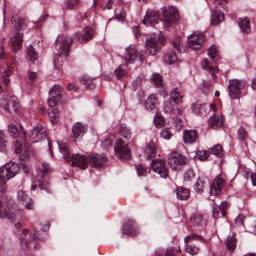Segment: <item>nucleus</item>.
<instances>
[{
  "label": "nucleus",
  "instance_id": "obj_27",
  "mask_svg": "<svg viewBox=\"0 0 256 256\" xmlns=\"http://www.w3.org/2000/svg\"><path fill=\"white\" fill-rule=\"evenodd\" d=\"M86 130V128L84 125H82L80 122H77L72 126V132L73 136L74 138H78L84 135Z\"/></svg>",
  "mask_w": 256,
  "mask_h": 256
},
{
  "label": "nucleus",
  "instance_id": "obj_7",
  "mask_svg": "<svg viewBox=\"0 0 256 256\" xmlns=\"http://www.w3.org/2000/svg\"><path fill=\"white\" fill-rule=\"evenodd\" d=\"M62 88L59 85H54L50 91V98L48 100V105L52 108V112L56 110L59 104H63L62 99Z\"/></svg>",
  "mask_w": 256,
  "mask_h": 256
},
{
  "label": "nucleus",
  "instance_id": "obj_42",
  "mask_svg": "<svg viewBox=\"0 0 256 256\" xmlns=\"http://www.w3.org/2000/svg\"><path fill=\"white\" fill-rule=\"evenodd\" d=\"M194 240H199L200 242H204V238L198 235L195 234H190L186 236L184 238V242L185 244H188Z\"/></svg>",
  "mask_w": 256,
  "mask_h": 256
},
{
  "label": "nucleus",
  "instance_id": "obj_43",
  "mask_svg": "<svg viewBox=\"0 0 256 256\" xmlns=\"http://www.w3.org/2000/svg\"><path fill=\"white\" fill-rule=\"evenodd\" d=\"M38 185L41 190H46L48 192H50L49 182L44 180V177L40 176L38 180Z\"/></svg>",
  "mask_w": 256,
  "mask_h": 256
},
{
  "label": "nucleus",
  "instance_id": "obj_1",
  "mask_svg": "<svg viewBox=\"0 0 256 256\" xmlns=\"http://www.w3.org/2000/svg\"><path fill=\"white\" fill-rule=\"evenodd\" d=\"M162 16L161 18L158 12L150 10L146 12L142 22L144 24H157L160 20L162 22L164 28H167L172 24L177 22L179 19L178 10L174 6H170L168 10L164 11Z\"/></svg>",
  "mask_w": 256,
  "mask_h": 256
},
{
  "label": "nucleus",
  "instance_id": "obj_2",
  "mask_svg": "<svg viewBox=\"0 0 256 256\" xmlns=\"http://www.w3.org/2000/svg\"><path fill=\"white\" fill-rule=\"evenodd\" d=\"M11 22L14 26L12 36L9 40V44L14 52L16 53L22 48L24 32L27 31L28 20L22 16H13Z\"/></svg>",
  "mask_w": 256,
  "mask_h": 256
},
{
  "label": "nucleus",
  "instance_id": "obj_37",
  "mask_svg": "<svg viewBox=\"0 0 256 256\" xmlns=\"http://www.w3.org/2000/svg\"><path fill=\"white\" fill-rule=\"evenodd\" d=\"M202 66L204 70H208L212 76L218 72V68H214L208 60L206 59L202 62Z\"/></svg>",
  "mask_w": 256,
  "mask_h": 256
},
{
  "label": "nucleus",
  "instance_id": "obj_60",
  "mask_svg": "<svg viewBox=\"0 0 256 256\" xmlns=\"http://www.w3.org/2000/svg\"><path fill=\"white\" fill-rule=\"evenodd\" d=\"M125 70L120 67L118 68L114 71V74L118 79H121L125 74Z\"/></svg>",
  "mask_w": 256,
  "mask_h": 256
},
{
  "label": "nucleus",
  "instance_id": "obj_25",
  "mask_svg": "<svg viewBox=\"0 0 256 256\" xmlns=\"http://www.w3.org/2000/svg\"><path fill=\"white\" fill-rule=\"evenodd\" d=\"M8 130L12 137L16 138L20 135L22 138H26V132L22 126H20L18 130L14 124H10L8 126Z\"/></svg>",
  "mask_w": 256,
  "mask_h": 256
},
{
  "label": "nucleus",
  "instance_id": "obj_57",
  "mask_svg": "<svg viewBox=\"0 0 256 256\" xmlns=\"http://www.w3.org/2000/svg\"><path fill=\"white\" fill-rule=\"evenodd\" d=\"M174 124L176 130H180L184 126V122L181 118L176 117L174 118Z\"/></svg>",
  "mask_w": 256,
  "mask_h": 256
},
{
  "label": "nucleus",
  "instance_id": "obj_24",
  "mask_svg": "<svg viewBox=\"0 0 256 256\" xmlns=\"http://www.w3.org/2000/svg\"><path fill=\"white\" fill-rule=\"evenodd\" d=\"M137 57V50L134 45L130 44L126 48L124 58L126 61L132 63Z\"/></svg>",
  "mask_w": 256,
  "mask_h": 256
},
{
  "label": "nucleus",
  "instance_id": "obj_53",
  "mask_svg": "<svg viewBox=\"0 0 256 256\" xmlns=\"http://www.w3.org/2000/svg\"><path fill=\"white\" fill-rule=\"evenodd\" d=\"M172 45L180 52H182L184 50V48L182 46L180 40L178 38H176L172 40Z\"/></svg>",
  "mask_w": 256,
  "mask_h": 256
},
{
  "label": "nucleus",
  "instance_id": "obj_16",
  "mask_svg": "<svg viewBox=\"0 0 256 256\" xmlns=\"http://www.w3.org/2000/svg\"><path fill=\"white\" fill-rule=\"evenodd\" d=\"M94 30L92 28L87 27L82 32H77L75 34L76 40L81 43H84L90 40L93 37Z\"/></svg>",
  "mask_w": 256,
  "mask_h": 256
},
{
  "label": "nucleus",
  "instance_id": "obj_30",
  "mask_svg": "<svg viewBox=\"0 0 256 256\" xmlns=\"http://www.w3.org/2000/svg\"><path fill=\"white\" fill-rule=\"evenodd\" d=\"M157 101L155 96L153 94L150 95L146 100L145 107L148 110H154L156 108Z\"/></svg>",
  "mask_w": 256,
  "mask_h": 256
},
{
  "label": "nucleus",
  "instance_id": "obj_51",
  "mask_svg": "<svg viewBox=\"0 0 256 256\" xmlns=\"http://www.w3.org/2000/svg\"><path fill=\"white\" fill-rule=\"evenodd\" d=\"M80 0H65L64 2V7L66 9H72L79 2Z\"/></svg>",
  "mask_w": 256,
  "mask_h": 256
},
{
  "label": "nucleus",
  "instance_id": "obj_13",
  "mask_svg": "<svg viewBox=\"0 0 256 256\" xmlns=\"http://www.w3.org/2000/svg\"><path fill=\"white\" fill-rule=\"evenodd\" d=\"M152 170L158 173L160 177L166 178L168 175V168L164 161L155 159L152 162Z\"/></svg>",
  "mask_w": 256,
  "mask_h": 256
},
{
  "label": "nucleus",
  "instance_id": "obj_39",
  "mask_svg": "<svg viewBox=\"0 0 256 256\" xmlns=\"http://www.w3.org/2000/svg\"><path fill=\"white\" fill-rule=\"evenodd\" d=\"M200 248L192 244H186L184 252L192 256L197 255L199 253Z\"/></svg>",
  "mask_w": 256,
  "mask_h": 256
},
{
  "label": "nucleus",
  "instance_id": "obj_44",
  "mask_svg": "<svg viewBox=\"0 0 256 256\" xmlns=\"http://www.w3.org/2000/svg\"><path fill=\"white\" fill-rule=\"evenodd\" d=\"M26 53L28 59L30 61L35 60L38 58V54L35 51V50L33 48V46L31 45L28 46L26 48Z\"/></svg>",
  "mask_w": 256,
  "mask_h": 256
},
{
  "label": "nucleus",
  "instance_id": "obj_41",
  "mask_svg": "<svg viewBox=\"0 0 256 256\" xmlns=\"http://www.w3.org/2000/svg\"><path fill=\"white\" fill-rule=\"evenodd\" d=\"M164 60L167 64H171L178 60V57L175 52L171 50L166 54Z\"/></svg>",
  "mask_w": 256,
  "mask_h": 256
},
{
  "label": "nucleus",
  "instance_id": "obj_14",
  "mask_svg": "<svg viewBox=\"0 0 256 256\" xmlns=\"http://www.w3.org/2000/svg\"><path fill=\"white\" fill-rule=\"evenodd\" d=\"M172 100L165 102L164 108L165 112H170L175 110L174 106L182 98L178 88H174L170 93Z\"/></svg>",
  "mask_w": 256,
  "mask_h": 256
},
{
  "label": "nucleus",
  "instance_id": "obj_54",
  "mask_svg": "<svg viewBox=\"0 0 256 256\" xmlns=\"http://www.w3.org/2000/svg\"><path fill=\"white\" fill-rule=\"evenodd\" d=\"M152 80L157 87H162V78L160 74H152Z\"/></svg>",
  "mask_w": 256,
  "mask_h": 256
},
{
  "label": "nucleus",
  "instance_id": "obj_47",
  "mask_svg": "<svg viewBox=\"0 0 256 256\" xmlns=\"http://www.w3.org/2000/svg\"><path fill=\"white\" fill-rule=\"evenodd\" d=\"M10 102H11V106H12V110L14 112H16L17 111H20V105L19 104L18 98L14 96H12L10 97Z\"/></svg>",
  "mask_w": 256,
  "mask_h": 256
},
{
  "label": "nucleus",
  "instance_id": "obj_10",
  "mask_svg": "<svg viewBox=\"0 0 256 256\" xmlns=\"http://www.w3.org/2000/svg\"><path fill=\"white\" fill-rule=\"evenodd\" d=\"M116 155L122 160H128L130 157V152L128 144L122 139L118 138L114 146Z\"/></svg>",
  "mask_w": 256,
  "mask_h": 256
},
{
  "label": "nucleus",
  "instance_id": "obj_15",
  "mask_svg": "<svg viewBox=\"0 0 256 256\" xmlns=\"http://www.w3.org/2000/svg\"><path fill=\"white\" fill-rule=\"evenodd\" d=\"M204 40V36L202 34L194 33L188 36V42L189 46L193 50H198L200 48Z\"/></svg>",
  "mask_w": 256,
  "mask_h": 256
},
{
  "label": "nucleus",
  "instance_id": "obj_3",
  "mask_svg": "<svg viewBox=\"0 0 256 256\" xmlns=\"http://www.w3.org/2000/svg\"><path fill=\"white\" fill-rule=\"evenodd\" d=\"M58 148L62 154L63 158L67 162L69 161L72 166H76L82 169L88 165V156L79 154H73L70 156V150L66 143H59Z\"/></svg>",
  "mask_w": 256,
  "mask_h": 256
},
{
  "label": "nucleus",
  "instance_id": "obj_23",
  "mask_svg": "<svg viewBox=\"0 0 256 256\" xmlns=\"http://www.w3.org/2000/svg\"><path fill=\"white\" fill-rule=\"evenodd\" d=\"M223 122V116L222 113H216L212 114L210 118L208 126L211 128L221 126Z\"/></svg>",
  "mask_w": 256,
  "mask_h": 256
},
{
  "label": "nucleus",
  "instance_id": "obj_55",
  "mask_svg": "<svg viewBox=\"0 0 256 256\" xmlns=\"http://www.w3.org/2000/svg\"><path fill=\"white\" fill-rule=\"evenodd\" d=\"M204 216L200 214H196L192 216L191 220L196 224H200L203 220Z\"/></svg>",
  "mask_w": 256,
  "mask_h": 256
},
{
  "label": "nucleus",
  "instance_id": "obj_11",
  "mask_svg": "<svg viewBox=\"0 0 256 256\" xmlns=\"http://www.w3.org/2000/svg\"><path fill=\"white\" fill-rule=\"evenodd\" d=\"M46 138L44 128L39 123L36 124L31 130L29 138L32 142H38Z\"/></svg>",
  "mask_w": 256,
  "mask_h": 256
},
{
  "label": "nucleus",
  "instance_id": "obj_52",
  "mask_svg": "<svg viewBox=\"0 0 256 256\" xmlns=\"http://www.w3.org/2000/svg\"><path fill=\"white\" fill-rule=\"evenodd\" d=\"M138 174L140 176H145L150 173V170L146 168L142 164H138L136 166Z\"/></svg>",
  "mask_w": 256,
  "mask_h": 256
},
{
  "label": "nucleus",
  "instance_id": "obj_56",
  "mask_svg": "<svg viewBox=\"0 0 256 256\" xmlns=\"http://www.w3.org/2000/svg\"><path fill=\"white\" fill-rule=\"evenodd\" d=\"M172 133L170 130V129L168 128H166L162 130L160 132L161 136L166 140H169L170 138L172 136Z\"/></svg>",
  "mask_w": 256,
  "mask_h": 256
},
{
  "label": "nucleus",
  "instance_id": "obj_29",
  "mask_svg": "<svg viewBox=\"0 0 256 256\" xmlns=\"http://www.w3.org/2000/svg\"><path fill=\"white\" fill-rule=\"evenodd\" d=\"M208 180L206 178H198L194 186V190L197 192H201L203 189L208 186Z\"/></svg>",
  "mask_w": 256,
  "mask_h": 256
},
{
  "label": "nucleus",
  "instance_id": "obj_4",
  "mask_svg": "<svg viewBox=\"0 0 256 256\" xmlns=\"http://www.w3.org/2000/svg\"><path fill=\"white\" fill-rule=\"evenodd\" d=\"M73 40L70 36H58L56 40L55 48L56 52L54 59L55 66L58 63V59L62 55L66 56L69 54L70 47Z\"/></svg>",
  "mask_w": 256,
  "mask_h": 256
},
{
  "label": "nucleus",
  "instance_id": "obj_46",
  "mask_svg": "<svg viewBox=\"0 0 256 256\" xmlns=\"http://www.w3.org/2000/svg\"><path fill=\"white\" fill-rule=\"evenodd\" d=\"M154 122L155 126L157 128H160L163 126L165 124V120L164 118L161 115V113H156Z\"/></svg>",
  "mask_w": 256,
  "mask_h": 256
},
{
  "label": "nucleus",
  "instance_id": "obj_59",
  "mask_svg": "<svg viewBox=\"0 0 256 256\" xmlns=\"http://www.w3.org/2000/svg\"><path fill=\"white\" fill-rule=\"evenodd\" d=\"M6 143L4 134L2 131L0 130V150H2L6 146Z\"/></svg>",
  "mask_w": 256,
  "mask_h": 256
},
{
  "label": "nucleus",
  "instance_id": "obj_48",
  "mask_svg": "<svg viewBox=\"0 0 256 256\" xmlns=\"http://www.w3.org/2000/svg\"><path fill=\"white\" fill-rule=\"evenodd\" d=\"M195 178V173L192 168H189L185 171L184 174V178L186 182L192 181Z\"/></svg>",
  "mask_w": 256,
  "mask_h": 256
},
{
  "label": "nucleus",
  "instance_id": "obj_50",
  "mask_svg": "<svg viewBox=\"0 0 256 256\" xmlns=\"http://www.w3.org/2000/svg\"><path fill=\"white\" fill-rule=\"evenodd\" d=\"M208 150H198L196 153V156L202 160H206L210 156Z\"/></svg>",
  "mask_w": 256,
  "mask_h": 256
},
{
  "label": "nucleus",
  "instance_id": "obj_32",
  "mask_svg": "<svg viewBox=\"0 0 256 256\" xmlns=\"http://www.w3.org/2000/svg\"><path fill=\"white\" fill-rule=\"evenodd\" d=\"M176 191L178 198L180 200H186L190 197V192L187 188L178 187Z\"/></svg>",
  "mask_w": 256,
  "mask_h": 256
},
{
  "label": "nucleus",
  "instance_id": "obj_31",
  "mask_svg": "<svg viewBox=\"0 0 256 256\" xmlns=\"http://www.w3.org/2000/svg\"><path fill=\"white\" fill-rule=\"evenodd\" d=\"M15 217V214L11 212H8L2 200H0V218H6L12 220Z\"/></svg>",
  "mask_w": 256,
  "mask_h": 256
},
{
  "label": "nucleus",
  "instance_id": "obj_20",
  "mask_svg": "<svg viewBox=\"0 0 256 256\" xmlns=\"http://www.w3.org/2000/svg\"><path fill=\"white\" fill-rule=\"evenodd\" d=\"M122 230V234L135 236L138 234V229L134 221L128 220L123 226Z\"/></svg>",
  "mask_w": 256,
  "mask_h": 256
},
{
  "label": "nucleus",
  "instance_id": "obj_6",
  "mask_svg": "<svg viewBox=\"0 0 256 256\" xmlns=\"http://www.w3.org/2000/svg\"><path fill=\"white\" fill-rule=\"evenodd\" d=\"M38 236L39 234L37 232H33L28 233V231L27 229H24L21 234H20V239L21 244L22 246L25 245V246L30 248L35 249L37 248L38 246Z\"/></svg>",
  "mask_w": 256,
  "mask_h": 256
},
{
  "label": "nucleus",
  "instance_id": "obj_21",
  "mask_svg": "<svg viewBox=\"0 0 256 256\" xmlns=\"http://www.w3.org/2000/svg\"><path fill=\"white\" fill-rule=\"evenodd\" d=\"M224 180L222 178L219 176L212 181L210 187V194L214 195L218 194L224 186Z\"/></svg>",
  "mask_w": 256,
  "mask_h": 256
},
{
  "label": "nucleus",
  "instance_id": "obj_58",
  "mask_svg": "<svg viewBox=\"0 0 256 256\" xmlns=\"http://www.w3.org/2000/svg\"><path fill=\"white\" fill-rule=\"evenodd\" d=\"M206 106V104H204V106H202L201 104L199 103H196L192 105V110L194 112H200L202 110H205L204 108Z\"/></svg>",
  "mask_w": 256,
  "mask_h": 256
},
{
  "label": "nucleus",
  "instance_id": "obj_9",
  "mask_svg": "<svg viewBox=\"0 0 256 256\" xmlns=\"http://www.w3.org/2000/svg\"><path fill=\"white\" fill-rule=\"evenodd\" d=\"M187 158L176 152H171L168 156V163L170 168L174 170H179L183 165L188 162Z\"/></svg>",
  "mask_w": 256,
  "mask_h": 256
},
{
  "label": "nucleus",
  "instance_id": "obj_64",
  "mask_svg": "<svg viewBox=\"0 0 256 256\" xmlns=\"http://www.w3.org/2000/svg\"><path fill=\"white\" fill-rule=\"evenodd\" d=\"M12 68H8V70L7 71L4 72V75L3 76V82L6 86L8 84V82H10V80L8 78L5 77L8 76V74L12 72Z\"/></svg>",
  "mask_w": 256,
  "mask_h": 256
},
{
  "label": "nucleus",
  "instance_id": "obj_45",
  "mask_svg": "<svg viewBox=\"0 0 256 256\" xmlns=\"http://www.w3.org/2000/svg\"><path fill=\"white\" fill-rule=\"evenodd\" d=\"M226 246L227 249L230 252H232L236 247L235 237L234 235L232 234L231 236L228 238L226 241Z\"/></svg>",
  "mask_w": 256,
  "mask_h": 256
},
{
  "label": "nucleus",
  "instance_id": "obj_34",
  "mask_svg": "<svg viewBox=\"0 0 256 256\" xmlns=\"http://www.w3.org/2000/svg\"><path fill=\"white\" fill-rule=\"evenodd\" d=\"M156 144L154 142H150L145 149V154L147 158H150L155 156L156 153Z\"/></svg>",
  "mask_w": 256,
  "mask_h": 256
},
{
  "label": "nucleus",
  "instance_id": "obj_36",
  "mask_svg": "<svg viewBox=\"0 0 256 256\" xmlns=\"http://www.w3.org/2000/svg\"><path fill=\"white\" fill-rule=\"evenodd\" d=\"M119 134L126 140H129L131 136L130 130L124 124H120L119 126Z\"/></svg>",
  "mask_w": 256,
  "mask_h": 256
},
{
  "label": "nucleus",
  "instance_id": "obj_19",
  "mask_svg": "<svg viewBox=\"0 0 256 256\" xmlns=\"http://www.w3.org/2000/svg\"><path fill=\"white\" fill-rule=\"evenodd\" d=\"M88 164H90L95 168H101L106 162L105 156L98 154H93L88 156Z\"/></svg>",
  "mask_w": 256,
  "mask_h": 256
},
{
  "label": "nucleus",
  "instance_id": "obj_18",
  "mask_svg": "<svg viewBox=\"0 0 256 256\" xmlns=\"http://www.w3.org/2000/svg\"><path fill=\"white\" fill-rule=\"evenodd\" d=\"M17 196L18 202L20 204L28 210H32V208L33 203L31 198H29L24 191H18Z\"/></svg>",
  "mask_w": 256,
  "mask_h": 256
},
{
  "label": "nucleus",
  "instance_id": "obj_26",
  "mask_svg": "<svg viewBox=\"0 0 256 256\" xmlns=\"http://www.w3.org/2000/svg\"><path fill=\"white\" fill-rule=\"evenodd\" d=\"M198 136V132L194 130H184L183 140L184 143H192L194 142Z\"/></svg>",
  "mask_w": 256,
  "mask_h": 256
},
{
  "label": "nucleus",
  "instance_id": "obj_35",
  "mask_svg": "<svg viewBox=\"0 0 256 256\" xmlns=\"http://www.w3.org/2000/svg\"><path fill=\"white\" fill-rule=\"evenodd\" d=\"M208 54L212 60L214 62H217L220 58L217 48L214 45H212L208 50Z\"/></svg>",
  "mask_w": 256,
  "mask_h": 256
},
{
  "label": "nucleus",
  "instance_id": "obj_12",
  "mask_svg": "<svg viewBox=\"0 0 256 256\" xmlns=\"http://www.w3.org/2000/svg\"><path fill=\"white\" fill-rule=\"evenodd\" d=\"M164 38H160L155 34H152L146 39V44L148 50L152 55L156 54L160 50V45L163 44Z\"/></svg>",
  "mask_w": 256,
  "mask_h": 256
},
{
  "label": "nucleus",
  "instance_id": "obj_62",
  "mask_svg": "<svg viewBox=\"0 0 256 256\" xmlns=\"http://www.w3.org/2000/svg\"><path fill=\"white\" fill-rule=\"evenodd\" d=\"M42 173L40 176L42 177H44V176L46 174H49L51 170L48 164H42Z\"/></svg>",
  "mask_w": 256,
  "mask_h": 256
},
{
  "label": "nucleus",
  "instance_id": "obj_8",
  "mask_svg": "<svg viewBox=\"0 0 256 256\" xmlns=\"http://www.w3.org/2000/svg\"><path fill=\"white\" fill-rule=\"evenodd\" d=\"M246 82L244 80L233 79L229 80L228 90L229 94L231 98H239L242 94V90L246 86Z\"/></svg>",
  "mask_w": 256,
  "mask_h": 256
},
{
  "label": "nucleus",
  "instance_id": "obj_22",
  "mask_svg": "<svg viewBox=\"0 0 256 256\" xmlns=\"http://www.w3.org/2000/svg\"><path fill=\"white\" fill-rule=\"evenodd\" d=\"M228 204L227 202L224 201L218 206L214 205L213 206V216L216 218H220L225 216Z\"/></svg>",
  "mask_w": 256,
  "mask_h": 256
},
{
  "label": "nucleus",
  "instance_id": "obj_33",
  "mask_svg": "<svg viewBox=\"0 0 256 256\" xmlns=\"http://www.w3.org/2000/svg\"><path fill=\"white\" fill-rule=\"evenodd\" d=\"M224 14L221 12L218 8H216L214 10L211 19V24H216L224 20Z\"/></svg>",
  "mask_w": 256,
  "mask_h": 256
},
{
  "label": "nucleus",
  "instance_id": "obj_40",
  "mask_svg": "<svg viewBox=\"0 0 256 256\" xmlns=\"http://www.w3.org/2000/svg\"><path fill=\"white\" fill-rule=\"evenodd\" d=\"M210 154H214L216 156L220 158L224 154L222 146L220 144H216L212 148L209 150Z\"/></svg>",
  "mask_w": 256,
  "mask_h": 256
},
{
  "label": "nucleus",
  "instance_id": "obj_63",
  "mask_svg": "<svg viewBox=\"0 0 256 256\" xmlns=\"http://www.w3.org/2000/svg\"><path fill=\"white\" fill-rule=\"evenodd\" d=\"M0 105L3 108L5 111L10 112L11 109L9 108V104L6 101L5 99L2 98L0 100Z\"/></svg>",
  "mask_w": 256,
  "mask_h": 256
},
{
  "label": "nucleus",
  "instance_id": "obj_17",
  "mask_svg": "<svg viewBox=\"0 0 256 256\" xmlns=\"http://www.w3.org/2000/svg\"><path fill=\"white\" fill-rule=\"evenodd\" d=\"M15 152L16 154H20L24 152V154L30 156L33 154V150L30 144L28 143H24V146L22 144L21 142L16 140L15 145Z\"/></svg>",
  "mask_w": 256,
  "mask_h": 256
},
{
  "label": "nucleus",
  "instance_id": "obj_5",
  "mask_svg": "<svg viewBox=\"0 0 256 256\" xmlns=\"http://www.w3.org/2000/svg\"><path fill=\"white\" fill-rule=\"evenodd\" d=\"M20 166L17 163L10 162L0 168V192L6 190V183L18 172Z\"/></svg>",
  "mask_w": 256,
  "mask_h": 256
},
{
  "label": "nucleus",
  "instance_id": "obj_28",
  "mask_svg": "<svg viewBox=\"0 0 256 256\" xmlns=\"http://www.w3.org/2000/svg\"><path fill=\"white\" fill-rule=\"evenodd\" d=\"M238 26L244 34H248L250 32L251 27L248 18L246 17L238 19Z\"/></svg>",
  "mask_w": 256,
  "mask_h": 256
},
{
  "label": "nucleus",
  "instance_id": "obj_38",
  "mask_svg": "<svg viewBox=\"0 0 256 256\" xmlns=\"http://www.w3.org/2000/svg\"><path fill=\"white\" fill-rule=\"evenodd\" d=\"M80 81L82 84H84L86 87L88 89L91 90L95 88V84L94 83L92 79L87 76H82Z\"/></svg>",
  "mask_w": 256,
  "mask_h": 256
},
{
  "label": "nucleus",
  "instance_id": "obj_49",
  "mask_svg": "<svg viewBox=\"0 0 256 256\" xmlns=\"http://www.w3.org/2000/svg\"><path fill=\"white\" fill-rule=\"evenodd\" d=\"M238 136L239 140L242 141L246 140L248 138L247 131L243 126L240 127L238 130Z\"/></svg>",
  "mask_w": 256,
  "mask_h": 256
},
{
  "label": "nucleus",
  "instance_id": "obj_61",
  "mask_svg": "<svg viewBox=\"0 0 256 256\" xmlns=\"http://www.w3.org/2000/svg\"><path fill=\"white\" fill-rule=\"evenodd\" d=\"M47 114L52 123L56 124L58 122L59 117L58 113H47Z\"/></svg>",
  "mask_w": 256,
  "mask_h": 256
}]
</instances>
